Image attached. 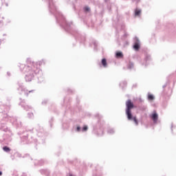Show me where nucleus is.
<instances>
[{
  "label": "nucleus",
  "mask_w": 176,
  "mask_h": 176,
  "mask_svg": "<svg viewBox=\"0 0 176 176\" xmlns=\"http://www.w3.org/2000/svg\"><path fill=\"white\" fill-rule=\"evenodd\" d=\"M45 174L46 176L50 175V170L49 169H45Z\"/></svg>",
  "instance_id": "nucleus-23"
},
{
  "label": "nucleus",
  "mask_w": 176,
  "mask_h": 176,
  "mask_svg": "<svg viewBox=\"0 0 176 176\" xmlns=\"http://www.w3.org/2000/svg\"><path fill=\"white\" fill-rule=\"evenodd\" d=\"M78 16H80V14H78Z\"/></svg>",
  "instance_id": "nucleus-37"
},
{
  "label": "nucleus",
  "mask_w": 176,
  "mask_h": 176,
  "mask_svg": "<svg viewBox=\"0 0 176 176\" xmlns=\"http://www.w3.org/2000/svg\"><path fill=\"white\" fill-rule=\"evenodd\" d=\"M117 45L118 47L122 46V44L120 43V41L119 40L117 41Z\"/></svg>",
  "instance_id": "nucleus-28"
},
{
  "label": "nucleus",
  "mask_w": 176,
  "mask_h": 176,
  "mask_svg": "<svg viewBox=\"0 0 176 176\" xmlns=\"http://www.w3.org/2000/svg\"><path fill=\"white\" fill-rule=\"evenodd\" d=\"M64 101H65V102L67 101V98H65V99H64Z\"/></svg>",
  "instance_id": "nucleus-33"
},
{
  "label": "nucleus",
  "mask_w": 176,
  "mask_h": 176,
  "mask_svg": "<svg viewBox=\"0 0 176 176\" xmlns=\"http://www.w3.org/2000/svg\"><path fill=\"white\" fill-rule=\"evenodd\" d=\"M134 41H135L133 47L135 50V52H138V50L141 49V43L140 42V38H138V37L137 36H135Z\"/></svg>",
  "instance_id": "nucleus-6"
},
{
  "label": "nucleus",
  "mask_w": 176,
  "mask_h": 176,
  "mask_svg": "<svg viewBox=\"0 0 176 176\" xmlns=\"http://www.w3.org/2000/svg\"><path fill=\"white\" fill-rule=\"evenodd\" d=\"M135 87H137V84H133L132 86V89H134Z\"/></svg>",
  "instance_id": "nucleus-30"
},
{
  "label": "nucleus",
  "mask_w": 176,
  "mask_h": 176,
  "mask_svg": "<svg viewBox=\"0 0 176 176\" xmlns=\"http://www.w3.org/2000/svg\"><path fill=\"white\" fill-rule=\"evenodd\" d=\"M91 45H94V52H97L98 50V41H97L93 38H90L89 46H91Z\"/></svg>",
  "instance_id": "nucleus-7"
},
{
  "label": "nucleus",
  "mask_w": 176,
  "mask_h": 176,
  "mask_svg": "<svg viewBox=\"0 0 176 176\" xmlns=\"http://www.w3.org/2000/svg\"><path fill=\"white\" fill-rule=\"evenodd\" d=\"M125 115L127 120L129 122H134L135 126H138V119H137V116L133 114V109L135 108V105L131 99H128L125 102Z\"/></svg>",
  "instance_id": "nucleus-2"
},
{
  "label": "nucleus",
  "mask_w": 176,
  "mask_h": 176,
  "mask_svg": "<svg viewBox=\"0 0 176 176\" xmlns=\"http://www.w3.org/2000/svg\"><path fill=\"white\" fill-rule=\"evenodd\" d=\"M73 8L74 9V10H75V9H76V8H75V5H73Z\"/></svg>",
  "instance_id": "nucleus-32"
},
{
  "label": "nucleus",
  "mask_w": 176,
  "mask_h": 176,
  "mask_svg": "<svg viewBox=\"0 0 176 176\" xmlns=\"http://www.w3.org/2000/svg\"><path fill=\"white\" fill-rule=\"evenodd\" d=\"M128 35H129V34H127V32H125V33L124 34V35L122 36L121 39H122L123 41H124V39H126V38H127Z\"/></svg>",
  "instance_id": "nucleus-21"
},
{
  "label": "nucleus",
  "mask_w": 176,
  "mask_h": 176,
  "mask_svg": "<svg viewBox=\"0 0 176 176\" xmlns=\"http://www.w3.org/2000/svg\"><path fill=\"white\" fill-rule=\"evenodd\" d=\"M138 61L142 67H144V68H146V67H148V65H149V63H151V61H152V56L149 54L145 52L144 58H141V57L138 56Z\"/></svg>",
  "instance_id": "nucleus-5"
},
{
  "label": "nucleus",
  "mask_w": 176,
  "mask_h": 176,
  "mask_svg": "<svg viewBox=\"0 0 176 176\" xmlns=\"http://www.w3.org/2000/svg\"><path fill=\"white\" fill-rule=\"evenodd\" d=\"M108 134H115V129H109L107 130Z\"/></svg>",
  "instance_id": "nucleus-19"
},
{
  "label": "nucleus",
  "mask_w": 176,
  "mask_h": 176,
  "mask_svg": "<svg viewBox=\"0 0 176 176\" xmlns=\"http://www.w3.org/2000/svg\"><path fill=\"white\" fill-rule=\"evenodd\" d=\"M125 28L126 25H124V23L121 24V30H124Z\"/></svg>",
  "instance_id": "nucleus-27"
},
{
  "label": "nucleus",
  "mask_w": 176,
  "mask_h": 176,
  "mask_svg": "<svg viewBox=\"0 0 176 176\" xmlns=\"http://www.w3.org/2000/svg\"><path fill=\"white\" fill-rule=\"evenodd\" d=\"M173 78H174V74H170L168 76L166 82L162 86L163 90L161 96L166 100H168V98H170V96L173 94V89L170 87V83Z\"/></svg>",
  "instance_id": "nucleus-4"
},
{
  "label": "nucleus",
  "mask_w": 176,
  "mask_h": 176,
  "mask_svg": "<svg viewBox=\"0 0 176 176\" xmlns=\"http://www.w3.org/2000/svg\"><path fill=\"white\" fill-rule=\"evenodd\" d=\"M95 176H101V174H100V175L96 174Z\"/></svg>",
  "instance_id": "nucleus-31"
},
{
  "label": "nucleus",
  "mask_w": 176,
  "mask_h": 176,
  "mask_svg": "<svg viewBox=\"0 0 176 176\" xmlns=\"http://www.w3.org/2000/svg\"><path fill=\"white\" fill-rule=\"evenodd\" d=\"M115 57L116 58L120 59L123 58V57H124V55L123 54V52H122L121 51H116L115 54Z\"/></svg>",
  "instance_id": "nucleus-10"
},
{
  "label": "nucleus",
  "mask_w": 176,
  "mask_h": 176,
  "mask_svg": "<svg viewBox=\"0 0 176 176\" xmlns=\"http://www.w3.org/2000/svg\"><path fill=\"white\" fill-rule=\"evenodd\" d=\"M74 131H76V133H80V131H82V127H80V125H77L76 127H74Z\"/></svg>",
  "instance_id": "nucleus-15"
},
{
  "label": "nucleus",
  "mask_w": 176,
  "mask_h": 176,
  "mask_svg": "<svg viewBox=\"0 0 176 176\" xmlns=\"http://www.w3.org/2000/svg\"><path fill=\"white\" fill-rule=\"evenodd\" d=\"M74 90H72V89H67V93L69 94H72L73 93H74Z\"/></svg>",
  "instance_id": "nucleus-25"
},
{
  "label": "nucleus",
  "mask_w": 176,
  "mask_h": 176,
  "mask_svg": "<svg viewBox=\"0 0 176 176\" xmlns=\"http://www.w3.org/2000/svg\"><path fill=\"white\" fill-rule=\"evenodd\" d=\"M69 176H74L72 174H70Z\"/></svg>",
  "instance_id": "nucleus-36"
},
{
  "label": "nucleus",
  "mask_w": 176,
  "mask_h": 176,
  "mask_svg": "<svg viewBox=\"0 0 176 176\" xmlns=\"http://www.w3.org/2000/svg\"><path fill=\"white\" fill-rule=\"evenodd\" d=\"M151 118L154 123V124H156L157 123V120H159V115L156 112V111H154L153 113L151 114Z\"/></svg>",
  "instance_id": "nucleus-9"
},
{
  "label": "nucleus",
  "mask_w": 176,
  "mask_h": 176,
  "mask_svg": "<svg viewBox=\"0 0 176 176\" xmlns=\"http://www.w3.org/2000/svg\"><path fill=\"white\" fill-rule=\"evenodd\" d=\"M138 109L140 111H146V106H145V105H140V106L138 107Z\"/></svg>",
  "instance_id": "nucleus-17"
},
{
  "label": "nucleus",
  "mask_w": 176,
  "mask_h": 176,
  "mask_svg": "<svg viewBox=\"0 0 176 176\" xmlns=\"http://www.w3.org/2000/svg\"><path fill=\"white\" fill-rule=\"evenodd\" d=\"M96 118H97L98 121L96 124L93 126V133L97 137H102L104 135V129L102 128L104 124V120H102V116L98 113L96 115Z\"/></svg>",
  "instance_id": "nucleus-3"
},
{
  "label": "nucleus",
  "mask_w": 176,
  "mask_h": 176,
  "mask_svg": "<svg viewBox=\"0 0 176 176\" xmlns=\"http://www.w3.org/2000/svg\"><path fill=\"white\" fill-rule=\"evenodd\" d=\"M135 17H140L141 16V10L136 8L134 11Z\"/></svg>",
  "instance_id": "nucleus-13"
},
{
  "label": "nucleus",
  "mask_w": 176,
  "mask_h": 176,
  "mask_svg": "<svg viewBox=\"0 0 176 176\" xmlns=\"http://www.w3.org/2000/svg\"><path fill=\"white\" fill-rule=\"evenodd\" d=\"M0 175H2V172L0 171Z\"/></svg>",
  "instance_id": "nucleus-34"
},
{
  "label": "nucleus",
  "mask_w": 176,
  "mask_h": 176,
  "mask_svg": "<svg viewBox=\"0 0 176 176\" xmlns=\"http://www.w3.org/2000/svg\"><path fill=\"white\" fill-rule=\"evenodd\" d=\"M104 2H108V0H104Z\"/></svg>",
  "instance_id": "nucleus-35"
},
{
  "label": "nucleus",
  "mask_w": 176,
  "mask_h": 176,
  "mask_svg": "<svg viewBox=\"0 0 176 176\" xmlns=\"http://www.w3.org/2000/svg\"><path fill=\"white\" fill-rule=\"evenodd\" d=\"M100 68H108V62L105 58H102L101 61L98 63Z\"/></svg>",
  "instance_id": "nucleus-8"
},
{
  "label": "nucleus",
  "mask_w": 176,
  "mask_h": 176,
  "mask_svg": "<svg viewBox=\"0 0 176 176\" xmlns=\"http://www.w3.org/2000/svg\"><path fill=\"white\" fill-rule=\"evenodd\" d=\"M0 23H3V16L0 15Z\"/></svg>",
  "instance_id": "nucleus-26"
},
{
  "label": "nucleus",
  "mask_w": 176,
  "mask_h": 176,
  "mask_svg": "<svg viewBox=\"0 0 176 176\" xmlns=\"http://www.w3.org/2000/svg\"><path fill=\"white\" fill-rule=\"evenodd\" d=\"M170 130L172 131V134H176V132H174V130L176 131V127L173 125V123L171 124Z\"/></svg>",
  "instance_id": "nucleus-20"
},
{
  "label": "nucleus",
  "mask_w": 176,
  "mask_h": 176,
  "mask_svg": "<svg viewBox=\"0 0 176 176\" xmlns=\"http://www.w3.org/2000/svg\"><path fill=\"white\" fill-rule=\"evenodd\" d=\"M82 10L84 12V13H90V12H91V9L90 8V7L86 6H84L82 8Z\"/></svg>",
  "instance_id": "nucleus-11"
},
{
  "label": "nucleus",
  "mask_w": 176,
  "mask_h": 176,
  "mask_svg": "<svg viewBox=\"0 0 176 176\" xmlns=\"http://www.w3.org/2000/svg\"><path fill=\"white\" fill-rule=\"evenodd\" d=\"M129 45V42L128 41H126L124 44V47H126V46H128Z\"/></svg>",
  "instance_id": "nucleus-29"
},
{
  "label": "nucleus",
  "mask_w": 176,
  "mask_h": 176,
  "mask_svg": "<svg viewBox=\"0 0 176 176\" xmlns=\"http://www.w3.org/2000/svg\"><path fill=\"white\" fill-rule=\"evenodd\" d=\"M133 68H134V63L129 60V63L127 64V69H133Z\"/></svg>",
  "instance_id": "nucleus-14"
},
{
  "label": "nucleus",
  "mask_w": 176,
  "mask_h": 176,
  "mask_svg": "<svg viewBox=\"0 0 176 176\" xmlns=\"http://www.w3.org/2000/svg\"><path fill=\"white\" fill-rule=\"evenodd\" d=\"M87 130H89V126L87 125H84L82 128H81V131L82 133H85L86 131H87Z\"/></svg>",
  "instance_id": "nucleus-16"
},
{
  "label": "nucleus",
  "mask_w": 176,
  "mask_h": 176,
  "mask_svg": "<svg viewBox=\"0 0 176 176\" xmlns=\"http://www.w3.org/2000/svg\"><path fill=\"white\" fill-rule=\"evenodd\" d=\"M49 124L50 127L53 126V118H51L50 120L49 121Z\"/></svg>",
  "instance_id": "nucleus-24"
},
{
  "label": "nucleus",
  "mask_w": 176,
  "mask_h": 176,
  "mask_svg": "<svg viewBox=\"0 0 176 176\" xmlns=\"http://www.w3.org/2000/svg\"><path fill=\"white\" fill-rule=\"evenodd\" d=\"M50 13L54 14L55 16L56 23L59 24V25L68 32L71 34L73 36H74L76 41H79L80 43H82L83 45H86V35L85 34H82L78 30L72 28V22L68 23L67 20H65V17L58 10H57V7L54 4V1L53 0H47Z\"/></svg>",
  "instance_id": "nucleus-1"
},
{
  "label": "nucleus",
  "mask_w": 176,
  "mask_h": 176,
  "mask_svg": "<svg viewBox=\"0 0 176 176\" xmlns=\"http://www.w3.org/2000/svg\"><path fill=\"white\" fill-rule=\"evenodd\" d=\"M127 86V82L126 81H122L120 82V87L122 89V90H124Z\"/></svg>",
  "instance_id": "nucleus-12"
},
{
  "label": "nucleus",
  "mask_w": 176,
  "mask_h": 176,
  "mask_svg": "<svg viewBox=\"0 0 176 176\" xmlns=\"http://www.w3.org/2000/svg\"><path fill=\"white\" fill-rule=\"evenodd\" d=\"M148 100H149V101H153V100H155V96L152 94H148Z\"/></svg>",
  "instance_id": "nucleus-18"
},
{
  "label": "nucleus",
  "mask_w": 176,
  "mask_h": 176,
  "mask_svg": "<svg viewBox=\"0 0 176 176\" xmlns=\"http://www.w3.org/2000/svg\"><path fill=\"white\" fill-rule=\"evenodd\" d=\"M3 149L5 152H10V148L8 146H4Z\"/></svg>",
  "instance_id": "nucleus-22"
}]
</instances>
